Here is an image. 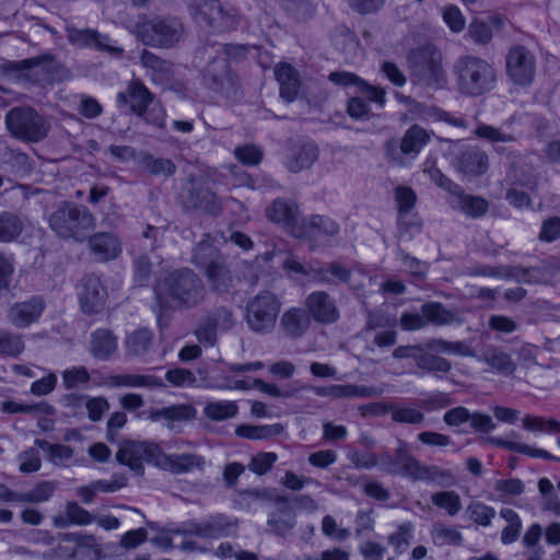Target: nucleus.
Segmentation results:
<instances>
[{
	"label": "nucleus",
	"instance_id": "1",
	"mask_svg": "<svg viewBox=\"0 0 560 560\" xmlns=\"http://www.w3.org/2000/svg\"><path fill=\"white\" fill-rule=\"evenodd\" d=\"M161 305L173 310L191 308L206 298V288L198 275L189 268L168 272L155 285Z\"/></svg>",
	"mask_w": 560,
	"mask_h": 560
},
{
	"label": "nucleus",
	"instance_id": "2",
	"mask_svg": "<svg viewBox=\"0 0 560 560\" xmlns=\"http://www.w3.org/2000/svg\"><path fill=\"white\" fill-rule=\"evenodd\" d=\"M191 262L203 270L209 289L217 294L234 295L241 277L228 259L208 240L199 242L192 252Z\"/></svg>",
	"mask_w": 560,
	"mask_h": 560
},
{
	"label": "nucleus",
	"instance_id": "3",
	"mask_svg": "<svg viewBox=\"0 0 560 560\" xmlns=\"http://www.w3.org/2000/svg\"><path fill=\"white\" fill-rule=\"evenodd\" d=\"M457 91L465 96L477 97L493 89L495 69L485 59L471 55L460 57L453 66Z\"/></svg>",
	"mask_w": 560,
	"mask_h": 560
},
{
	"label": "nucleus",
	"instance_id": "4",
	"mask_svg": "<svg viewBox=\"0 0 560 560\" xmlns=\"http://www.w3.org/2000/svg\"><path fill=\"white\" fill-rule=\"evenodd\" d=\"M48 223L58 237L82 243L95 229L96 219L86 207L62 201L49 215Z\"/></svg>",
	"mask_w": 560,
	"mask_h": 560
},
{
	"label": "nucleus",
	"instance_id": "5",
	"mask_svg": "<svg viewBox=\"0 0 560 560\" xmlns=\"http://www.w3.org/2000/svg\"><path fill=\"white\" fill-rule=\"evenodd\" d=\"M443 54L433 44L425 43L412 48L407 55V66L413 84L441 88L446 82Z\"/></svg>",
	"mask_w": 560,
	"mask_h": 560
},
{
	"label": "nucleus",
	"instance_id": "6",
	"mask_svg": "<svg viewBox=\"0 0 560 560\" xmlns=\"http://www.w3.org/2000/svg\"><path fill=\"white\" fill-rule=\"evenodd\" d=\"M58 68L54 55L43 54L22 60H7L0 65V72L8 81L27 85L51 81Z\"/></svg>",
	"mask_w": 560,
	"mask_h": 560
},
{
	"label": "nucleus",
	"instance_id": "7",
	"mask_svg": "<svg viewBox=\"0 0 560 560\" xmlns=\"http://www.w3.org/2000/svg\"><path fill=\"white\" fill-rule=\"evenodd\" d=\"M185 33L180 19L175 16H155L142 19L135 25V35L144 45L158 48H171Z\"/></svg>",
	"mask_w": 560,
	"mask_h": 560
},
{
	"label": "nucleus",
	"instance_id": "8",
	"mask_svg": "<svg viewBox=\"0 0 560 560\" xmlns=\"http://www.w3.org/2000/svg\"><path fill=\"white\" fill-rule=\"evenodd\" d=\"M5 125L12 137L25 143L43 141L50 131V122L30 106H15L5 115Z\"/></svg>",
	"mask_w": 560,
	"mask_h": 560
},
{
	"label": "nucleus",
	"instance_id": "9",
	"mask_svg": "<svg viewBox=\"0 0 560 560\" xmlns=\"http://www.w3.org/2000/svg\"><path fill=\"white\" fill-rule=\"evenodd\" d=\"M188 11L200 27L213 33L229 32L238 23L237 11L220 0H190Z\"/></svg>",
	"mask_w": 560,
	"mask_h": 560
},
{
	"label": "nucleus",
	"instance_id": "10",
	"mask_svg": "<svg viewBox=\"0 0 560 560\" xmlns=\"http://www.w3.org/2000/svg\"><path fill=\"white\" fill-rule=\"evenodd\" d=\"M281 301L270 292L264 291L248 301L245 308V322L257 334H269L276 327L281 310Z\"/></svg>",
	"mask_w": 560,
	"mask_h": 560
},
{
	"label": "nucleus",
	"instance_id": "11",
	"mask_svg": "<svg viewBox=\"0 0 560 560\" xmlns=\"http://www.w3.org/2000/svg\"><path fill=\"white\" fill-rule=\"evenodd\" d=\"M161 456L159 444L149 441L124 440L119 443V448L115 455L116 460L127 466L136 475L144 474L143 463H150L156 466Z\"/></svg>",
	"mask_w": 560,
	"mask_h": 560
},
{
	"label": "nucleus",
	"instance_id": "12",
	"mask_svg": "<svg viewBox=\"0 0 560 560\" xmlns=\"http://www.w3.org/2000/svg\"><path fill=\"white\" fill-rule=\"evenodd\" d=\"M505 70L513 84L528 86L536 75V57L525 46L515 45L506 54Z\"/></svg>",
	"mask_w": 560,
	"mask_h": 560
},
{
	"label": "nucleus",
	"instance_id": "13",
	"mask_svg": "<svg viewBox=\"0 0 560 560\" xmlns=\"http://www.w3.org/2000/svg\"><path fill=\"white\" fill-rule=\"evenodd\" d=\"M304 307L317 324L332 325L340 319L337 301L324 290L311 292L304 300Z\"/></svg>",
	"mask_w": 560,
	"mask_h": 560
},
{
	"label": "nucleus",
	"instance_id": "14",
	"mask_svg": "<svg viewBox=\"0 0 560 560\" xmlns=\"http://www.w3.org/2000/svg\"><path fill=\"white\" fill-rule=\"evenodd\" d=\"M182 205L186 210L207 214H218L222 209L217 195L201 183H191L182 195Z\"/></svg>",
	"mask_w": 560,
	"mask_h": 560
},
{
	"label": "nucleus",
	"instance_id": "15",
	"mask_svg": "<svg viewBox=\"0 0 560 560\" xmlns=\"http://www.w3.org/2000/svg\"><path fill=\"white\" fill-rule=\"evenodd\" d=\"M339 232V225L331 219L323 215H312L300 221L299 226H293L292 235L296 238L307 240L314 245L325 238L332 237Z\"/></svg>",
	"mask_w": 560,
	"mask_h": 560
},
{
	"label": "nucleus",
	"instance_id": "16",
	"mask_svg": "<svg viewBox=\"0 0 560 560\" xmlns=\"http://www.w3.org/2000/svg\"><path fill=\"white\" fill-rule=\"evenodd\" d=\"M205 83L213 91L231 95L236 91V78L230 70L226 57H215L206 67Z\"/></svg>",
	"mask_w": 560,
	"mask_h": 560
},
{
	"label": "nucleus",
	"instance_id": "17",
	"mask_svg": "<svg viewBox=\"0 0 560 560\" xmlns=\"http://www.w3.org/2000/svg\"><path fill=\"white\" fill-rule=\"evenodd\" d=\"M475 358L479 362L488 365L491 372L502 376H512L517 369V364L512 359L511 354L505 352L501 347L494 345L483 346L480 353H476Z\"/></svg>",
	"mask_w": 560,
	"mask_h": 560
},
{
	"label": "nucleus",
	"instance_id": "18",
	"mask_svg": "<svg viewBox=\"0 0 560 560\" xmlns=\"http://www.w3.org/2000/svg\"><path fill=\"white\" fill-rule=\"evenodd\" d=\"M311 271L315 282L330 288L348 285L352 278V270L338 260L311 267Z\"/></svg>",
	"mask_w": 560,
	"mask_h": 560
},
{
	"label": "nucleus",
	"instance_id": "19",
	"mask_svg": "<svg viewBox=\"0 0 560 560\" xmlns=\"http://www.w3.org/2000/svg\"><path fill=\"white\" fill-rule=\"evenodd\" d=\"M454 166L465 176H481L489 168V156L478 147H468L456 156Z\"/></svg>",
	"mask_w": 560,
	"mask_h": 560
},
{
	"label": "nucleus",
	"instance_id": "20",
	"mask_svg": "<svg viewBox=\"0 0 560 560\" xmlns=\"http://www.w3.org/2000/svg\"><path fill=\"white\" fill-rule=\"evenodd\" d=\"M156 467L175 475H183L188 474L195 469L203 470L205 459L203 457L192 453L166 455L161 450V456H159Z\"/></svg>",
	"mask_w": 560,
	"mask_h": 560
},
{
	"label": "nucleus",
	"instance_id": "21",
	"mask_svg": "<svg viewBox=\"0 0 560 560\" xmlns=\"http://www.w3.org/2000/svg\"><path fill=\"white\" fill-rule=\"evenodd\" d=\"M82 288L80 303L83 312L88 314L101 312L105 305L106 290L100 278L94 275L85 276L82 279Z\"/></svg>",
	"mask_w": 560,
	"mask_h": 560
},
{
	"label": "nucleus",
	"instance_id": "22",
	"mask_svg": "<svg viewBox=\"0 0 560 560\" xmlns=\"http://www.w3.org/2000/svg\"><path fill=\"white\" fill-rule=\"evenodd\" d=\"M153 95L140 81H131L125 92H119L117 103L119 106L130 105V110L138 116H143Z\"/></svg>",
	"mask_w": 560,
	"mask_h": 560
},
{
	"label": "nucleus",
	"instance_id": "23",
	"mask_svg": "<svg viewBox=\"0 0 560 560\" xmlns=\"http://www.w3.org/2000/svg\"><path fill=\"white\" fill-rule=\"evenodd\" d=\"M328 79L338 85H354L359 89L361 93H363L371 102H375L380 106L385 104V91L375 85L369 84L366 81L358 77L352 72L347 71H336L331 72Z\"/></svg>",
	"mask_w": 560,
	"mask_h": 560
},
{
	"label": "nucleus",
	"instance_id": "24",
	"mask_svg": "<svg viewBox=\"0 0 560 560\" xmlns=\"http://www.w3.org/2000/svg\"><path fill=\"white\" fill-rule=\"evenodd\" d=\"M86 240L90 252L98 261L115 259L121 253L120 241L113 233L98 232Z\"/></svg>",
	"mask_w": 560,
	"mask_h": 560
},
{
	"label": "nucleus",
	"instance_id": "25",
	"mask_svg": "<svg viewBox=\"0 0 560 560\" xmlns=\"http://www.w3.org/2000/svg\"><path fill=\"white\" fill-rule=\"evenodd\" d=\"M311 317L305 307H291L280 318V328L290 338L302 337L311 326Z\"/></svg>",
	"mask_w": 560,
	"mask_h": 560
},
{
	"label": "nucleus",
	"instance_id": "26",
	"mask_svg": "<svg viewBox=\"0 0 560 560\" xmlns=\"http://www.w3.org/2000/svg\"><path fill=\"white\" fill-rule=\"evenodd\" d=\"M44 307V302L38 298L16 303L9 311V319L16 327H26L39 318Z\"/></svg>",
	"mask_w": 560,
	"mask_h": 560
},
{
	"label": "nucleus",
	"instance_id": "27",
	"mask_svg": "<svg viewBox=\"0 0 560 560\" xmlns=\"http://www.w3.org/2000/svg\"><path fill=\"white\" fill-rule=\"evenodd\" d=\"M236 521H232L223 514L211 515L205 521L198 522L199 537L218 539L229 537L235 533Z\"/></svg>",
	"mask_w": 560,
	"mask_h": 560
},
{
	"label": "nucleus",
	"instance_id": "28",
	"mask_svg": "<svg viewBox=\"0 0 560 560\" xmlns=\"http://www.w3.org/2000/svg\"><path fill=\"white\" fill-rule=\"evenodd\" d=\"M275 75L280 85V96L287 102H293L300 90V74L289 63H279L275 68Z\"/></svg>",
	"mask_w": 560,
	"mask_h": 560
},
{
	"label": "nucleus",
	"instance_id": "29",
	"mask_svg": "<svg viewBox=\"0 0 560 560\" xmlns=\"http://www.w3.org/2000/svg\"><path fill=\"white\" fill-rule=\"evenodd\" d=\"M276 508L277 511L271 514L267 524L277 535L284 536L295 526V514L284 497L277 498Z\"/></svg>",
	"mask_w": 560,
	"mask_h": 560
},
{
	"label": "nucleus",
	"instance_id": "30",
	"mask_svg": "<svg viewBox=\"0 0 560 560\" xmlns=\"http://www.w3.org/2000/svg\"><path fill=\"white\" fill-rule=\"evenodd\" d=\"M318 158V149L314 143H301L292 148L287 156L285 166L292 173L308 168Z\"/></svg>",
	"mask_w": 560,
	"mask_h": 560
},
{
	"label": "nucleus",
	"instance_id": "31",
	"mask_svg": "<svg viewBox=\"0 0 560 560\" xmlns=\"http://www.w3.org/2000/svg\"><path fill=\"white\" fill-rule=\"evenodd\" d=\"M268 219L276 223L284 224L290 229L292 234L293 226H299L300 221L298 219V207L295 203L285 199H277L266 210Z\"/></svg>",
	"mask_w": 560,
	"mask_h": 560
},
{
	"label": "nucleus",
	"instance_id": "32",
	"mask_svg": "<svg viewBox=\"0 0 560 560\" xmlns=\"http://www.w3.org/2000/svg\"><path fill=\"white\" fill-rule=\"evenodd\" d=\"M422 316L427 325L447 326L454 323L460 324L463 319L457 312L446 308L440 302H427L421 305Z\"/></svg>",
	"mask_w": 560,
	"mask_h": 560
},
{
	"label": "nucleus",
	"instance_id": "33",
	"mask_svg": "<svg viewBox=\"0 0 560 560\" xmlns=\"http://www.w3.org/2000/svg\"><path fill=\"white\" fill-rule=\"evenodd\" d=\"M196 411L192 406L187 404L172 405L162 409H151L148 419L158 422L160 420L167 421V427L173 428L174 422L190 420L195 417Z\"/></svg>",
	"mask_w": 560,
	"mask_h": 560
},
{
	"label": "nucleus",
	"instance_id": "34",
	"mask_svg": "<svg viewBox=\"0 0 560 560\" xmlns=\"http://www.w3.org/2000/svg\"><path fill=\"white\" fill-rule=\"evenodd\" d=\"M453 196L456 198L453 208L470 218H480L488 212L489 202L487 199L465 194L462 187H459V194Z\"/></svg>",
	"mask_w": 560,
	"mask_h": 560
},
{
	"label": "nucleus",
	"instance_id": "35",
	"mask_svg": "<svg viewBox=\"0 0 560 560\" xmlns=\"http://www.w3.org/2000/svg\"><path fill=\"white\" fill-rule=\"evenodd\" d=\"M106 383L113 387H148L163 386V382L154 375L117 374L108 375Z\"/></svg>",
	"mask_w": 560,
	"mask_h": 560
},
{
	"label": "nucleus",
	"instance_id": "36",
	"mask_svg": "<svg viewBox=\"0 0 560 560\" xmlns=\"http://www.w3.org/2000/svg\"><path fill=\"white\" fill-rule=\"evenodd\" d=\"M430 141V133L419 125H412L400 141V151L404 154L417 155Z\"/></svg>",
	"mask_w": 560,
	"mask_h": 560
},
{
	"label": "nucleus",
	"instance_id": "37",
	"mask_svg": "<svg viewBox=\"0 0 560 560\" xmlns=\"http://www.w3.org/2000/svg\"><path fill=\"white\" fill-rule=\"evenodd\" d=\"M420 465L421 463L407 451L406 444L400 443L395 453V475L416 481Z\"/></svg>",
	"mask_w": 560,
	"mask_h": 560
},
{
	"label": "nucleus",
	"instance_id": "38",
	"mask_svg": "<svg viewBox=\"0 0 560 560\" xmlns=\"http://www.w3.org/2000/svg\"><path fill=\"white\" fill-rule=\"evenodd\" d=\"M117 349V340L110 330L98 329L92 335L91 351L95 358L107 359Z\"/></svg>",
	"mask_w": 560,
	"mask_h": 560
},
{
	"label": "nucleus",
	"instance_id": "39",
	"mask_svg": "<svg viewBox=\"0 0 560 560\" xmlns=\"http://www.w3.org/2000/svg\"><path fill=\"white\" fill-rule=\"evenodd\" d=\"M24 229L22 218L10 211L0 213V242L9 243L16 240Z\"/></svg>",
	"mask_w": 560,
	"mask_h": 560
},
{
	"label": "nucleus",
	"instance_id": "40",
	"mask_svg": "<svg viewBox=\"0 0 560 560\" xmlns=\"http://www.w3.org/2000/svg\"><path fill=\"white\" fill-rule=\"evenodd\" d=\"M417 366L424 372H432L436 376L446 374L452 370V363L436 354H433L422 347L416 362Z\"/></svg>",
	"mask_w": 560,
	"mask_h": 560
},
{
	"label": "nucleus",
	"instance_id": "41",
	"mask_svg": "<svg viewBox=\"0 0 560 560\" xmlns=\"http://www.w3.org/2000/svg\"><path fill=\"white\" fill-rule=\"evenodd\" d=\"M427 350L457 354L466 358L476 357V351L465 341H447L444 339H430L425 345Z\"/></svg>",
	"mask_w": 560,
	"mask_h": 560
},
{
	"label": "nucleus",
	"instance_id": "42",
	"mask_svg": "<svg viewBox=\"0 0 560 560\" xmlns=\"http://www.w3.org/2000/svg\"><path fill=\"white\" fill-rule=\"evenodd\" d=\"M416 481L435 482L440 486H447L455 482L454 474L436 465H420Z\"/></svg>",
	"mask_w": 560,
	"mask_h": 560
},
{
	"label": "nucleus",
	"instance_id": "43",
	"mask_svg": "<svg viewBox=\"0 0 560 560\" xmlns=\"http://www.w3.org/2000/svg\"><path fill=\"white\" fill-rule=\"evenodd\" d=\"M140 166L153 176H171L176 172V165L170 159L155 158L150 153L141 154Z\"/></svg>",
	"mask_w": 560,
	"mask_h": 560
},
{
	"label": "nucleus",
	"instance_id": "44",
	"mask_svg": "<svg viewBox=\"0 0 560 560\" xmlns=\"http://www.w3.org/2000/svg\"><path fill=\"white\" fill-rule=\"evenodd\" d=\"M546 272L541 267L509 266L508 279L525 284H539L545 281Z\"/></svg>",
	"mask_w": 560,
	"mask_h": 560
},
{
	"label": "nucleus",
	"instance_id": "45",
	"mask_svg": "<svg viewBox=\"0 0 560 560\" xmlns=\"http://www.w3.org/2000/svg\"><path fill=\"white\" fill-rule=\"evenodd\" d=\"M153 342V334L151 330L142 328L131 332L126 339V347L132 355L145 354Z\"/></svg>",
	"mask_w": 560,
	"mask_h": 560
},
{
	"label": "nucleus",
	"instance_id": "46",
	"mask_svg": "<svg viewBox=\"0 0 560 560\" xmlns=\"http://www.w3.org/2000/svg\"><path fill=\"white\" fill-rule=\"evenodd\" d=\"M488 441L493 445L505 447L512 452L525 454L530 457H539V458H544L547 460H559V458H557L549 452L541 450V448H534L526 444L511 442V441H504L502 439H497V438H490V439H488Z\"/></svg>",
	"mask_w": 560,
	"mask_h": 560
},
{
	"label": "nucleus",
	"instance_id": "47",
	"mask_svg": "<svg viewBox=\"0 0 560 560\" xmlns=\"http://www.w3.org/2000/svg\"><path fill=\"white\" fill-rule=\"evenodd\" d=\"M282 432L280 424L273 425H252L242 424L235 429V433L240 438L249 440H264L273 435H278Z\"/></svg>",
	"mask_w": 560,
	"mask_h": 560
},
{
	"label": "nucleus",
	"instance_id": "48",
	"mask_svg": "<svg viewBox=\"0 0 560 560\" xmlns=\"http://www.w3.org/2000/svg\"><path fill=\"white\" fill-rule=\"evenodd\" d=\"M141 65L152 71L154 79H165L172 71V63L160 58L149 50H143L140 56Z\"/></svg>",
	"mask_w": 560,
	"mask_h": 560
},
{
	"label": "nucleus",
	"instance_id": "49",
	"mask_svg": "<svg viewBox=\"0 0 560 560\" xmlns=\"http://www.w3.org/2000/svg\"><path fill=\"white\" fill-rule=\"evenodd\" d=\"M35 445L47 452L49 462L56 466L63 465L73 456V450L69 445L50 444L45 440H36Z\"/></svg>",
	"mask_w": 560,
	"mask_h": 560
},
{
	"label": "nucleus",
	"instance_id": "50",
	"mask_svg": "<svg viewBox=\"0 0 560 560\" xmlns=\"http://www.w3.org/2000/svg\"><path fill=\"white\" fill-rule=\"evenodd\" d=\"M58 487L57 481H40L30 491L22 493L23 503L37 504L48 501Z\"/></svg>",
	"mask_w": 560,
	"mask_h": 560
},
{
	"label": "nucleus",
	"instance_id": "51",
	"mask_svg": "<svg viewBox=\"0 0 560 560\" xmlns=\"http://www.w3.org/2000/svg\"><path fill=\"white\" fill-rule=\"evenodd\" d=\"M431 501L438 508L445 510L451 516L456 515L462 509L460 497L455 491L435 492L432 494Z\"/></svg>",
	"mask_w": 560,
	"mask_h": 560
},
{
	"label": "nucleus",
	"instance_id": "52",
	"mask_svg": "<svg viewBox=\"0 0 560 560\" xmlns=\"http://www.w3.org/2000/svg\"><path fill=\"white\" fill-rule=\"evenodd\" d=\"M1 410L7 413H33V412H42L46 415H52L55 412V408L48 402L40 401L34 405L27 404H18L14 401H3L1 406Z\"/></svg>",
	"mask_w": 560,
	"mask_h": 560
},
{
	"label": "nucleus",
	"instance_id": "53",
	"mask_svg": "<svg viewBox=\"0 0 560 560\" xmlns=\"http://www.w3.org/2000/svg\"><path fill=\"white\" fill-rule=\"evenodd\" d=\"M237 406L233 401H213L205 407V415L213 421L233 418L237 413Z\"/></svg>",
	"mask_w": 560,
	"mask_h": 560
},
{
	"label": "nucleus",
	"instance_id": "54",
	"mask_svg": "<svg viewBox=\"0 0 560 560\" xmlns=\"http://www.w3.org/2000/svg\"><path fill=\"white\" fill-rule=\"evenodd\" d=\"M432 537L438 545L460 546L463 542V535L459 530L440 523L433 526Z\"/></svg>",
	"mask_w": 560,
	"mask_h": 560
},
{
	"label": "nucleus",
	"instance_id": "55",
	"mask_svg": "<svg viewBox=\"0 0 560 560\" xmlns=\"http://www.w3.org/2000/svg\"><path fill=\"white\" fill-rule=\"evenodd\" d=\"M474 135L490 143H511L515 142V137L511 133H505L501 129L490 125L481 124L475 130Z\"/></svg>",
	"mask_w": 560,
	"mask_h": 560
},
{
	"label": "nucleus",
	"instance_id": "56",
	"mask_svg": "<svg viewBox=\"0 0 560 560\" xmlns=\"http://www.w3.org/2000/svg\"><path fill=\"white\" fill-rule=\"evenodd\" d=\"M395 201L398 215L409 214L416 207L417 194L411 187L399 185L395 188Z\"/></svg>",
	"mask_w": 560,
	"mask_h": 560
},
{
	"label": "nucleus",
	"instance_id": "57",
	"mask_svg": "<svg viewBox=\"0 0 560 560\" xmlns=\"http://www.w3.org/2000/svg\"><path fill=\"white\" fill-rule=\"evenodd\" d=\"M469 518L478 525L489 526L495 516V510L479 501H472L467 506Z\"/></svg>",
	"mask_w": 560,
	"mask_h": 560
},
{
	"label": "nucleus",
	"instance_id": "58",
	"mask_svg": "<svg viewBox=\"0 0 560 560\" xmlns=\"http://www.w3.org/2000/svg\"><path fill=\"white\" fill-rule=\"evenodd\" d=\"M62 385L66 389H74L86 385L91 381L89 371L84 366H73L62 372Z\"/></svg>",
	"mask_w": 560,
	"mask_h": 560
},
{
	"label": "nucleus",
	"instance_id": "59",
	"mask_svg": "<svg viewBox=\"0 0 560 560\" xmlns=\"http://www.w3.org/2000/svg\"><path fill=\"white\" fill-rule=\"evenodd\" d=\"M68 40L80 47H93L94 39H97V31L92 28L66 27Z\"/></svg>",
	"mask_w": 560,
	"mask_h": 560
},
{
	"label": "nucleus",
	"instance_id": "60",
	"mask_svg": "<svg viewBox=\"0 0 560 560\" xmlns=\"http://www.w3.org/2000/svg\"><path fill=\"white\" fill-rule=\"evenodd\" d=\"M24 350V342L18 335L0 330V354L18 357Z\"/></svg>",
	"mask_w": 560,
	"mask_h": 560
},
{
	"label": "nucleus",
	"instance_id": "61",
	"mask_svg": "<svg viewBox=\"0 0 560 560\" xmlns=\"http://www.w3.org/2000/svg\"><path fill=\"white\" fill-rule=\"evenodd\" d=\"M392 419L395 422L407 424H420L424 420V415L412 407H397L390 405Z\"/></svg>",
	"mask_w": 560,
	"mask_h": 560
},
{
	"label": "nucleus",
	"instance_id": "62",
	"mask_svg": "<svg viewBox=\"0 0 560 560\" xmlns=\"http://www.w3.org/2000/svg\"><path fill=\"white\" fill-rule=\"evenodd\" d=\"M523 428L534 432H557L560 430V422L555 419L526 416L523 419Z\"/></svg>",
	"mask_w": 560,
	"mask_h": 560
},
{
	"label": "nucleus",
	"instance_id": "63",
	"mask_svg": "<svg viewBox=\"0 0 560 560\" xmlns=\"http://www.w3.org/2000/svg\"><path fill=\"white\" fill-rule=\"evenodd\" d=\"M234 156L244 165L255 166L261 162L264 153L255 144H245L234 149Z\"/></svg>",
	"mask_w": 560,
	"mask_h": 560
},
{
	"label": "nucleus",
	"instance_id": "64",
	"mask_svg": "<svg viewBox=\"0 0 560 560\" xmlns=\"http://www.w3.org/2000/svg\"><path fill=\"white\" fill-rule=\"evenodd\" d=\"M412 528V524L406 522L399 525L397 532L388 537L389 544L395 547L398 553H402L409 547Z\"/></svg>",
	"mask_w": 560,
	"mask_h": 560
}]
</instances>
